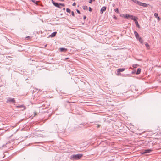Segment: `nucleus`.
<instances>
[{
    "label": "nucleus",
    "mask_w": 161,
    "mask_h": 161,
    "mask_svg": "<svg viewBox=\"0 0 161 161\" xmlns=\"http://www.w3.org/2000/svg\"><path fill=\"white\" fill-rule=\"evenodd\" d=\"M83 156L82 154H78L71 156L70 158L73 160H78L80 159Z\"/></svg>",
    "instance_id": "f257e3e1"
},
{
    "label": "nucleus",
    "mask_w": 161,
    "mask_h": 161,
    "mask_svg": "<svg viewBox=\"0 0 161 161\" xmlns=\"http://www.w3.org/2000/svg\"><path fill=\"white\" fill-rule=\"evenodd\" d=\"M6 102L8 103H15V100L14 98H8L6 101Z\"/></svg>",
    "instance_id": "f03ea898"
},
{
    "label": "nucleus",
    "mask_w": 161,
    "mask_h": 161,
    "mask_svg": "<svg viewBox=\"0 0 161 161\" xmlns=\"http://www.w3.org/2000/svg\"><path fill=\"white\" fill-rule=\"evenodd\" d=\"M51 1L52 3L54 6L60 8H61V7L59 6V3L54 2L53 0H52Z\"/></svg>",
    "instance_id": "7ed1b4c3"
},
{
    "label": "nucleus",
    "mask_w": 161,
    "mask_h": 161,
    "mask_svg": "<svg viewBox=\"0 0 161 161\" xmlns=\"http://www.w3.org/2000/svg\"><path fill=\"white\" fill-rule=\"evenodd\" d=\"M138 5L140 6H143L144 7H147L148 6V5H149V4H147L145 3H142L140 2Z\"/></svg>",
    "instance_id": "20e7f679"
},
{
    "label": "nucleus",
    "mask_w": 161,
    "mask_h": 161,
    "mask_svg": "<svg viewBox=\"0 0 161 161\" xmlns=\"http://www.w3.org/2000/svg\"><path fill=\"white\" fill-rule=\"evenodd\" d=\"M125 70V69L124 68H119L118 69H117V75H119V74H120V72H123Z\"/></svg>",
    "instance_id": "39448f33"
},
{
    "label": "nucleus",
    "mask_w": 161,
    "mask_h": 161,
    "mask_svg": "<svg viewBox=\"0 0 161 161\" xmlns=\"http://www.w3.org/2000/svg\"><path fill=\"white\" fill-rule=\"evenodd\" d=\"M152 150L151 149L145 150H144V151L143 152V153H150Z\"/></svg>",
    "instance_id": "423d86ee"
},
{
    "label": "nucleus",
    "mask_w": 161,
    "mask_h": 161,
    "mask_svg": "<svg viewBox=\"0 0 161 161\" xmlns=\"http://www.w3.org/2000/svg\"><path fill=\"white\" fill-rule=\"evenodd\" d=\"M106 10V8L105 7H103L100 10V13L102 14L104 11H105Z\"/></svg>",
    "instance_id": "0eeeda50"
},
{
    "label": "nucleus",
    "mask_w": 161,
    "mask_h": 161,
    "mask_svg": "<svg viewBox=\"0 0 161 161\" xmlns=\"http://www.w3.org/2000/svg\"><path fill=\"white\" fill-rule=\"evenodd\" d=\"M134 34L135 35V36L136 37V38L137 39H138L139 38V35L137 33V32L136 31H135L134 32Z\"/></svg>",
    "instance_id": "6e6552de"
},
{
    "label": "nucleus",
    "mask_w": 161,
    "mask_h": 161,
    "mask_svg": "<svg viewBox=\"0 0 161 161\" xmlns=\"http://www.w3.org/2000/svg\"><path fill=\"white\" fill-rule=\"evenodd\" d=\"M60 51L61 52H65L67 51V49L65 48L62 47L59 49Z\"/></svg>",
    "instance_id": "1a4fd4ad"
},
{
    "label": "nucleus",
    "mask_w": 161,
    "mask_h": 161,
    "mask_svg": "<svg viewBox=\"0 0 161 161\" xmlns=\"http://www.w3.org/2000/svg\"><path fill=\"white\" fill-rule=\"evenodd\" d=\"M131 15H129L128 14H125L123 15V17L124 18L128 19L129 18H130V16Z\"/></svg>",
    "instance_id": "9d476101"
},
{
    "label": "nucleus",
    "mask_w": 161,
    "mask_h": 161,
    "mask_svg": "<svg viewBox=\"0 0 161 161\" xmlns=\"http://www.w3.org/2000/svg\"><path fill=\"white\" fill-rule=\"evenodd\" d=\"M56 33L57 32H54L52 33L49 36L51 37H54L56 36Z\"/></svg>",
    "instance_id": "9b49d317"
},
{
    "label": "nucleus",
    "mask_w": 161,
    "mask_h": 161,
    "mask_svg": "<svg viewBox=\"0 0 161 161\" xmlns=\"http://www.w3.org/2000/svg\"><path fill=\"white\" fill-rule=\"evenodd\" d=\"M130 18L131 19L133 20L135 22L137 21L136 17L133 15H131Z\"/></svg>",
    "instance_id": "f8f14e48"
},
{
    "label": "nucleus",
    "mask_w": 161,
    "mask_h": 161,
    "mask_svg": "<svg viewBox=\"0 0 161 161\" xmlns=\"http://www.w3.org/2000/svg\"><path fill=\"white\" fill-rule=\"evenodd\" d=\"M138 39L139 40V42L141 43H143V42H144V41L142 39V38L141 37H139Z\"/></svg>",
    "instance_id": "ddd939ff"
},
{
    "label": "nucleus",
    "mask_w": 161,
    "mask_h": 161,
    "mask_svg": "<svg viewBox=\"0 0 161 161\" xmlns=\"http://www.w3.org/2000/svg\"><path fill=\"white\" fill-rule=\"evenodd\" d=\"M131 1H132L133 2L135 3L139 4V1H137V0H131Z\"/></svg>",
    "instance_id": "4468645a"
},
{
    "label": "nucleus",
    "mask_w": 161,
    "mask_h": 161,
    "mask_svg": "<svg viewBox=\"0 0 161 161\" xmlns=\"http://www.w3.org/2000/svg\"><path fill=\"white\" fill-rule=\"evenodd\" d=\"M145 44L147 48V49H148L149 48V46L148 44V43L147 42H145Z\"/></svg>",
    "instance_id": "2eb2a0df"
},
{
    "label": "nucleus",
    "mask_w": 161,
    "mask_h": 161,
    "mask_svg": "<svg viewBox=\"0 0 161 161\" xmlns=\"http://www.w3.org/2000/svg\"><path fill=\"white\" fill-rule=\"evenodd\" d=\"M141 71V69L140 68H139L137 69V70L136 72V74L137 75L139 74Z\"/></svg>",
    "instance_id": "dca6fc26"
},
{
    "label": "nucleus",
    "mask_w": 161,
    "mask_h": 161,
    "mask_svg": "<svg viewBox=\"0 0 161 161\" xmlns=\"http://www.w3.org/2000/svg\"><path fill=\"white\" fill-rule=\"evenodd\" d=\"M135 24H136V26L137 27H138V28H140V25L138 23L137 21H135Z\"/></svg>",
    "instance_id": "f3484780"
},
{
    "label": "nucleus",
    "mask_w": 161,
    "mask_h": 161,
    "mask_svg": "<svg viewBox=\"0 0 161 161\" xmlns=\"http://www.w3.org/2000/svg\"><path fill=\"white\" fill-rule=\"evenodd\" d=\"M66 11L67 12L70 13V12H71V10H70V9H69L68 8H67L66 9Z\"/></svg>",
    "instance_id": "a211bd4d"
},
{
    "label": "nucleus",
    "mask_w": 161,
    "mask_h": 161,
    "mask_svg": "<svg viewBox=\"0 0 161 161\" xmlns=\"http://www.w3.org/2000/svg\"><path fill=\"white\" fill-rule=\"evenodd\" d=\"M114 11L118 13H119V12L118 9L117 8H116L115 9Z\"/></svg>",
    "instance_id": "6ab92c4d"
},
{
    "label": "nucleus",
    "mask_w": 161,
    "mask_h": 161,
    "mask_svg": "<svg viewBox=\"0 0 161 161\" xmlns=\"http://www.w3.org/2000/svg\"><path fill=\"white\" fill-rule=\"evenodd\" d=\"M158 14L157 13H155L154 14V16L156 18H157L158 16Z\"/></svg>",
    "instance_id": "aec40b11"
},
{
    "label": "nucleus",
    "mask_w": 161,
    "mask_h": 161,
    "mask_svg": "<svg viewBox=\"0 0 161 161\" xmlns=\"http://www.w3.org/2000/svg\"><path fill=\"white\" fill-rule=\"evenodd\" d=\"M138 66V65L137 64H134V65H133V67L134 68H136L137 66Z\"/></svg>",
    "instance_id": "412c9836"
},
{
    "label": "nucleus",
    "mask_w": 161,
    "mask_h": 161,
    "mask_svg": "<svg viewBox=\"0 0 161 161\" xmlns=\"http://www.w3.org/2000/svg\"><path fill=\"white\" fill-rule=\"evenodd\" d=\"M61 5L63 7H64L65 6V5L64 3H59V6Z\"/></svg>",
    "instance_id": "4be33fe9"
},
{
    "label": "nucleus",
    "mask_w": 161,
    "mask_h": 161,
    "mask_svg": "<svg viewBox=\"0 0 161 161\" xmlns=\"http://www.w3.org/2000/svg\"><path fill=\"white\" fill-rule=\"evenodd\" d=\"M83 8L84 10H85V9H87V7L86 6H84L83 7Z\"/></svg>",
    "instance_id": "5701e85b"
},
{
    "label": "nucleus",
    "mask_w": 161,
    "mask_h": 161,
    "mask_svg": "<svg viewBox=\"0 0 161 161\" xmlns=\"http://www.w3.org/2000/svg\"><path fill=\"white\" fill-rule=\"evenodd\" d=\"M71 14L73 16H75V14H74V12L73 11H72L71 12Z\"/></svg>",
    "instance_id": "b1692460"
},
{
    "label": "nucleus",
    "mask_w": 161,
    "mask_h": 161,
    "mask_svg": "<svg viewBox=\"0 0 161 161\" xmlns=\"http://www.w3.org/2000/svg\"><path fill=\"white\" fill-rule=\"evenodd\" d=\"M95 0H89V3H91L92 1H94Z\"/></svg>",
    "instance_id": "393cba45"
},
{
    "label": "nucleus",
    "mask_w": 161,
    "mask_h": 161,
    "mask_svg": "<svg viewBox=\"0 0 161 161\" xmlns=\"http://www.w3.org/2000/svg\"><path fill=\"white\" fill-rule=\"evenodd\" d=\"M76 11H77V12L79 14H80V11L78 10L77 9L76 10Z\"/></svg>",
    "instance_id": "a878e982"
},
{
    "label": "nucleus",
    "mask_w": 161,
    "mask_h": 161,
    "mask_svg": "<svg viewBox=\"0 0 161 161\" xmlns=\"http://www.w3.org/2000/svg\"><path fill=\"white\" fill-rule=\"evenodd\" d=\"M75 5H76V3L75 2L74 3L72 4V5L73 6H75Z\"/></svg>",
    "instance_id": "bb28decb"
},
{
    "label": "nucleus",
    "mask_w": 161,
    "mask_h": 161,
    "mask_svg": "<svg viewBox=\"0 0 161 161\" xmlns=\"http://www.w3.org/2000/svg\"><path fill=\"white\" fill-rule=\"evenodd\" d=\"M89 10L90 12L92 11V8L91 7H89Z\"/></svg>",
    "instance_id": "cd10ccee"
},
{
    "label": "nucleus",
    "mask_w": 161,
    "mask_h": 161,
    "mask_svg": "<svg viewBox=\"0 0 161 161\" xmlns=\"http://www.w3.org/2000/svg\"><path fill=\"white\" fill-rule=\"evenodd\" d=\"M157 18L159 20L160 19V18L158 16Z\"/></svg>",
    "instance_id": "c85d7f7f"
},
{
    "label": "nucleus",
    "mask_w": 161,
    "mask_h": 161,
    "mask_svg": "<svg viewBox=\"0 0 161 161\" xmlns=\"http://www.w3.org/2000/svg\"><path fill=\"white\" fill-rule=\"evenodd\" d=\"M86 18V16L85 15L84 16H83V19H85Z\"/></svg>",
    "instance_id": "c756f323"
},
{
    "label": "nucleus",
    "mask_w": 161,
    "mask_h": 161,
    "mask_svg": "<svg viewBox=\"0 0 161 161\" xmlns=\"http://www.w3.org/2000/svg\"><path fill=\"white\" fill-rule=\"evenodd\" d=\"M113 18H115V19H116V16L115 15H114L113 16Z\"/></svg>",
    "instance_id": "7c9ffc66"
},
{
    "label": "nucleus",
    "mask_w": 161,
    "mask_h": 161,
    "mask_svg": "<svg viewBox=\"0 0 161 161\" xmlns=\"http://www.w3.org/2000/svg\"><path fill=\"white\" fill-rule=\"evenodd\" d=\"M21 107V106H17V108H19Z\"/></svg>",
    "instance_id": "2f4dec72"
},
{
    "label": "nucleus",
    "mask_w": 161,
    "mask_h": 161,
    "mask_svg": "<svg viewBox=\"0 0 161 161\" xmlns=\"http://www.w3.org/2000/svg\"><path fill=\"white\" fill-rule=\"evenodd\" d=\"M115 6V4H114V3H113V4H112V6H113V7H114V6Z\"/></svg>",
    "instance_id": "473e14b6"
},
{
    "label": "nucleus",
    "mask_w": 161,
    "mask_h": 161,
    "mask_svg": "<svg viewBox=\"0 0 161 161\" xmlns=\"http://www.w3.org/2000/svg\"><path fill=\"white\" fill-rule=\"evenodd\" d=\"M32 1L33 2L35 3V1L34 0H32Z\"/></svg>",
    "instance_id": "72a5a7b5"
},
{
    "label": "nucleus",
    "mask_w": 161,
    "mask_h": 161,
    "mask_svg": "<svg viewBox=\"0 0 161 161\" xmlns=\"http://www.w3.org/2000/svg\"><path fill=\"white\" fill-rule=\"evenodd\" d=\"M29 37H30V36H27V37H26V38H29Z\"/></svg>",
    "instance_id": "f704fd0d"
},
{
    "label": "nucleus",
    "mask_w": 161,
    "mask_h": 161,
    "mask_svg": "<svg viewBox=\"0 0 161 161\" xmlns=\"http://www.w3.org/2000/svg\"><path fill=\"white\" fill-rule=\"evenodd\" d=\"M47 45H45V47H46L47 46Z\"/></svg>",
    "instance_id": "c9c22d12"
},
{
    "label": "nucleus",
    "mask_w": 161,
    "mask_h": 161,
    "mask_svg": "<svg viewBox=\"0 0 161 161\" xmlns=\"http://www.w3.org/2000/svg\"><path fill=\"white\" fill-rule=\"evenodd\" d=\"M63 9L64 10L65 9V8H63Z\"/></svg>",
    "instance_id": "e433bc0d"
},
{
    "label": "nucleus",
    "mask_w": 161,
    "mask_h": 161,
    "mask_svg": "<svg viewBox=\"0 0 161 161\" xmlns=\"http://www.w3.org/2000/svg\"><path fill=\"white\" fill-rule=\"evenodd\" d=\"M99 125H98V126H97V127H99Z\"/></svg>",
    "instance_id": "4c0bfd02"
}]
</instances>
